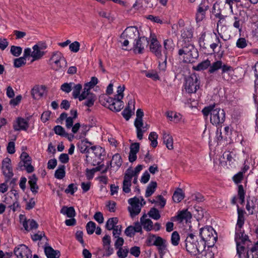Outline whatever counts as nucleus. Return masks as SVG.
Returning a JSON list of instances; mask_svg holds the SVG:
<instances>
[{
    "instance_id": "4c0bfd02",
    "label": "nucleus",
    "mask_w": 258,
    "mask_h": 258,
    "mask_svg": "<svg viewBox=\"0 0 258 258\" xmlns=\"http://www.w3.org/2000/svg\"><path fill=\"white\" fill-rule=\"evenodd\" d=\"M157 187V183L155 181H151L149 185H148L145 197L148 198L150 197L152 195L154 194L155 191V189Z\"/></svg>"
},
{
    "instance_id": "a878e982",
    "label": "nucleus",
    "mask_w": 258,
    "mask_h": 258,
    "mask_svg": "<svg viewBox=\"0 0 258 258\" xmlns=\"http://www.w3.org/2000/svg\"><path fill=\"white\" fill-rule=\"evenodd\" d=\"M147 215L144 214L141 218L140 221L143 228L147 231H150L153 228V222L150 219L147 218Z\"/></svg>"
},
{
    "instance_id": "13d9d810",
    "label": "nucleus",
    "mask_w": 258,
    "mask_h": 258,
    "mask_svg": "<svg viewBox=\"0 0 258 258\" xmlns=\"http://www.w3.org/2000/svg\"><path fill=\"white\" fill-rule=\"evenodd\" d=\"M206 36V32H202L200 35V37L199 38V43L201 47L203 48H206V45L205 42V38Z\"/></svg>"
},
{
    "instance_id": "5fc2aeb1",
    "label": "nucleus",
    "mask_w": 258,
    "mask_h": 258,
    "mask_svg": "<svg viewBox=\"0 0 258 258\" xmlns=\"http://www.w3.org/2000/svg\"><path fill=\"white\" fill-rule=\"evenodd\" d=\"M74 85V83H64L61 85L60 89L65 93H69L72 90V85Z\"/></svg>"
},
{
    "instance_id": "3c124183",
    "label": "nucleus",
    "mask_w": 258,
    "mask_h": 258,
    "mask_svg": "<svg viewBox=\"0 0 258 258\" xmlns=\"http://www.w3.org/2000/svg\"><path fill=\"white\" fill-rule=\"evenodd\" d=\"M247 45V41L243 37L238 39L236 43V46L239 48L243 49L245 48Z\"/></svg>"
},
{
    "instance_id": "864d4df0",
    "label": "nucleus",
    "mask_w": 258,
    "mask_h": 258,
    "mask_svg": "<svg viewBox=\"0 0 258 258\" xmlns=\"http://www.w3.org/2000/svg\"><path fill=\"white\" fill-rule=\"evenodd\" d=\"M180 239L179 235L177 231H174L171 235V243L174 245L176 246L179 243V241Z\"/></svg>"
},
{
    "instance_id": "37998d69",
    "label": "nucleus",
    "mask_w": 258,
    "mask_h": 258,
    "mask_svg": "<svg viewBox=\"0 0 258 258\" xmlns=\"http://www.w3.org/2000/svg\"><path fill=\"white\" fill-rule=\"evenodd\" d=\"M148 214L150 217L156 220L159 219L161 217L159 210L155 208H152Z\"/></svg>"
},
{
    "instance_id": "1a4fd4ad",
    "label": "nucleus",
    "mask_w": 258,
    "mask_h": 258,
    "mask_svg": "<svg viewBox=\"0 0 258 258\" xmlns=\"http://www.w3.org/2000/svg\"><path fill=\"white\" fill-rule=\"evenodd\" d=\"M210 2L209 0H202L198 6L196 14V19L197 22L202 21L206 16V12L209 9Z\"/></svg>"
},
{
    "instance_id": "5701e85b",
    "label": "nucleus",
    "mask_w": 258,
    "mask_h": 258,
    "mask_svg": "<svg viewBox=\"0 0 258 258\" xmlns=\"http://www.w3.org/2000/svg\"><path fill=\"white\" fill-rule=\"evenodd\" d=\"M122 98H117L114 97V101L110 105L109 109L112 111L118 112L120 111L124 106V103L121 100Z\"/></svg>"
},
{
    "instance_id": "a19ab883",
    "label": "nucleus",
    "mask_w": 258,
    "mask_h": 258,
    "mask_svg": "<svg viewBox=\"0 0 258 258\" xmlns=\"http://www.w3.org/2000/svg\"><path fill=\"white\" fill-rule=\"evenodd\" d=\"M118 221V218L116 217L109 218L106 223L105 228L108 230H112L116 226Z\"/></svg>"
},
{
    "instance_id": "c85d7f7f",
    "label": "nucleus",
    "mask_w": 258,
    "mask_h": 258,
    "mask_svg": "<svg viewBox=\"0 0 258 258\" xmlns=\"http://www.w3.org/2000/svg\"><path fill=\"white\" fill-rule=\"evenodd\" d=\"M181 36L183 39L182 42H190L193 37V32L191 29L184 28L181 31Z\"/></svg>"
},
{
    "instance_id": "4be33fe9",
    "label": "nucleus",
    "mask_w": 258,
    "mask_h": 258,
    "mask_svg": "<svg viewBox=\"0 0 258 258\" xmlns=\"http://www.w3.org/2000/svg\"><path fill=\"white\" fill-rule=\"evenodd\" d=\"M122 160L121 156L119 154H115L112 156V159L109 161L111 167L115 170H117L122 165Z\"/></svg>"
},
{
    "instance_id": "603ef678",
    "label": "nucleus",
    "mask_w": 258,
    "mask_h": 258,
    "mask_svg": "<svg viewBox=\"0 0 258 258\" xmlns=\"http://www.w3.org/2000/svg\"><path fill=\"white\" fill-rule=\"evenodd\" d=\"M96 229V224L93 221H89L86 225V230L88 234H92Z\"/></svg>"
},
{
    "instance_id": "0e129e2a",
    "label": "nucleus",
    "mask_w": 258,
    "mask_h": 258,
    "mask_svg": "<svg viewBox=\"0 0 258 258\" xmlns=\"http://www.w3.org/2000/svg\"><path fill=\"white\" fill-rule=\"evenodd\" d=\"M125 89L124 85H120L117 87V94L114 96V97L117 98H123V91Z\"/></svg>"
},
{
    "instance_id": "9b49d317",
    "label": "nucleus",
    "mask_w": 258,
    "mask_h": 258,
    "mask_svg": "<svg viewBox=\"0 0 258 258\" xmlns=\"http://www.w3.org/2000/svg\"><path fill=\"white\" fill-rule=\"evenodd\" d=\"M2 170L8 182L14 175L10 158H5L2 163Z\"/></svg>"
},
{
    "instance_id": "69168bd1",
    "label": "nucleus",
    "mask_w": 258,
    "mask_h": 258,
    "mask_svg": "<svg viewBox=\"0 0 258 258\" xmlns=\"http://www.w3.org/2000/svg\"><path fill=\"white\" fill-rule=\"evenodd\" d=\"M243 178V174L240 171L235 174L233 177V180L235 183H240Z\"/></svg>"
},
{
    "instance_id": "72a5a7b5",
    "label": "nucleus",
    "mask_w": 258,
    "mask_h": 258,
    "mask_svg": "<svg viewBox=\"0 0 258 258\" xmlns=\"http://www.w3.org/2000/svg\"><path fill=\"white\" fill-rule=\"evenodd\" d=\"M164 50L163 53L165 55L167 56L168 51H172L174 48V44L171 39H166L163 43Z\"/></svg>"
},
{
    "instance_id": "6e6552de",
    "label": "nucleus",
    "mask_w": 258,
    "mask_h": 258,
    "mask_svg": "<svg viewBox=\"0 0 258 258\" xmlns=\"http://www.w3.org/2000/svg\"><path fill=\"white\" fill-rule=\"evenodd\" d=\"M200 83L199 75L193 73L186 78L184 89L188 93H196L200 88Z\"/></svg>"
},
{
    "instance_id": "b1692460",
    "label": "nucleus",
    "mask_w": 258,
    "mask_h": 258,
    "mask_svg": "<svg viewBox=\"0 0 258 258\" xmlns=\"http://www.w3.org/2000/svg\"><path fill=\"white\" fill-rule=\"evenodd\" d=\"M44 252L47 258H59L60 256L59 250H54L50 246L44 247Z\"/></svg>"
},
{
    "instance_id": "cd10ccee",
    "label": "nucleus",
    "mask_w": 258,
    "mask_h": 258,
    "mask_svg": "<svg viewBox=\"0 0 258 258\" xmlns=\"http://www.w3.org/2000/svg\"><path fill=\"white\" fill-rule=\"evenodd\" d=\"M162 139L163 143L169 150L173 149V139L171 136L164 131L162 134Z\"/></svg>"
},
{
    "instance_id": "6e6d98bb",
    "label": "nucleus",
    "mask_w": 258,
    "mask_h": 258,
    "mask_svg": "<svg viewBox=\"0 0 258 258\" xmlns=\"http://www.w3.org/2000/svg\"><path fill=\"white\" fill-rule=\"evenodd\" d=\"M134 176H136L134 170L131 168H128L125 172L123 179L132 181V178Z\"/></svg>"
},
{
    "instance_id": "7ed1b4c3",
    "label": "nucleus",
    "mask_w": 258,
    "mask_h": 258,
    "mask_svg": "<svg viewBox=\"0 0 258 258\" xmlns=\"http://www.w3.org/2000/svg\"><path fill=\"white\" fill-rule=\"evenodd\" d=\"M186 250L191 255H196L205 249V242L198 241L197 236L193 233L187 234L185 240Z\"/></svg>"
},
{
    "instance_id": "dca6fc26",
    "label": "nucleus",
    "mask_w": 258,
    "mask_h": 258,
    "mask_svg": "<svg viewBox=\"0 0 258 258\" xmlns=\"http://www.w3.org/2000/svg\"><path fill=\"white\" fill-rule=\"evenodd\" d=\"M121 35L130 39H137L139 37V32L135 27H129L125 29Z\"/></svg>"
},
{
    "instance_id": "bb28decb",
    "label": "nucleus",
    "mask_w": 258,
    "mask_h": 258,
    "mask_svg": "<svg viewBox=\"0 0 258 258\" xmlns=\"http://www.w3.org/2000/svg\"><path fill=\"white\" fill-rule=\"evenodd\" d=\"M23 225L25 229L27 231H29L32 229H35L38 227V224L33 219L26 220L24 219L23 222Z\"/></svg>"
},
{
    "instance_id": "680f3d73",
    "label": "nucleus",
    "mask_w": 258,
    "mask_h": 258,
    "mask_svg": "<svg viewBox=\"0 0 258 258\" xmlns=\"http://www.w3.org/2000/svg\"><path fill=\"white\" fill-rule=\"evenodd\" d=\"M91 94H94L91 93L89 90H85V88H84L83 91L80 94L78 99L80 101H83V100L86 99V98H89Z\"/></svg>"
},
{
    "instance_id": "49530a36",
    "label": "nucleus",
    "mask_w": 258,
    "mask_h": 258,
    "mask_svg": "<svg viewBox=\"0 0 258 258\" xmlns=\"http://www.w3.org/2000/svg\"><path fill=\"white\" fill-rule=\"evenodd\" d=\"M10 52L13 56L18 57L22 52V48L20 46L12 45L11 47Z\"/></svg>"
},
{
    "instance_id": "58836bf2",
    "label": "nucleus",
    "mask_w": 258,
    "mask_h": 258,
    "mask_svg": "<svg viewBox=\"0 0 258 258\" xmlns=\"http://www.w3.org/2000/svg\"><path fill=\"white\" fill-rule=\"evenodd\" d=\"M235 156V154L234 152L229 151L225 152L223 155V158L226 159L229 165H231L234 162Z\"/></svg>"
},
{
    "instance_id": "09e8293b",
    "label": "nucleus",
    "mask_w": 258,
    "mask_h": 258,
    "mask_svg": "<svg viewBox=\"0 0 258 258\" xmlns=\"http://www.w3.org/2000/svg\"><path fill=\"white\" fill-rule=\"evenodd\" d=\"M53 130L54 133L58 135L64 137L68 136V134L66 132L64 128L60 125H58L55 126Z\"/></svg>"
},
{
    "instance_id": "c03bdc74",
    "label": "nucleus",
    "mask_w": 258,
    "mask_h": 258,
    "mask_svg": "<svg viewBox=\"0 0 258 258\" xmlns=\"http://www.w3.org/2000/svg\"><path fill=\"white\" fill-rule=\"evenodd\" d=\"M158 135L156 132H153L150 133L149 136V140L151 141V146L153 148H155L157 146Z\"/></svg>"
},
{
    "instance_id": "f3484780",
    "label": "nucleus",
    "mask_w": 258,
    "mask_h": 258,
    "mask_svg": "<svg viewBox=\"0 0 258 258\" xmlns=\"http://www.w3.org/2000/svg\"><path fill=\"white\" fill-rule=\"evenodd\" d=\"M154 245L157 246L159 253L162 257L167 250L166 240L161 237L158 236L154 241Z\"/></svg>"
},
{
    "instance_id": "412c9836",
    "label": "nucleus",
    "mask_w": 258,
    "mask_h": 258,
    "mask_svg": "<svg viewBox=\"0 0 258 258\" xmlns=\"http://www.w3.org/2000/svg\"><path fill=\"white\" fill-rule=\"evenodd\" d=\"M46 87L41 86L40 87H35L31 90V95L34 99H39L41 98L45 93Z\"/></svg>"
},
{
    "instance_id": "de8ad7c7",
    "label": "nucleus",
    "mask_w": 258,
    "mask_h": 258,
    "mask_svg": "<svg viewBox=\"0 0 258 258\" xmlns=\"http://www.w3.org/2000/svg\"><path fill=\"white\" fill-rule=\"evenodd\" d=\"M26 63V59L23 56L14 59V66L15 68H19Z\"/></svg>"
},
{
    "instance_id": "4468645a",
    "label": "nucleus",
    "mask_w": 258,
    "mask_h": 258,
    "mask_svg": "<svg viewBox=\"0 0 258 258\" xmlns=\"http://www.w3.org/2000/svg\"><path fill=\"white\" fill-rule=\"evenodd\" d=\"M13 127L15 131H27L29 128V123L24 118L18 117L13 122Z\"/></svg>"
},
{
    "instance_id": "e433bc0d",
    "label": "nucleus",
    "mask_w": 258,
    "mask_h": 258,
    "mask_svg": "<svg viewBox=\"0 0 258 258\" xmlns=\"http://www.w3.org/2000/svg\"><path fill=\"white\" fill-rule=\"evenodd\" d=\"M222 60H217L212 64L211 63L210 68L208 70L209 74H213L222 67Z\"/></svg>"
},
{
    "instance_id": "aec40b11",
    "label": "nucleus",
    "mask_w": 258,
    "mask_h": 258,
    "mask_svg": "<svg viewBox=\"0 0 258 258\" xmlns=\"http://www.w3.org/2000/svg\"><path fill=\"white\" fill-rule=\"evenodd\" d=\"M248 239L247 235L244 234V231L242 229L239 230V228H235V241L236 242L245 243Z\"/></svg>"
},
{
    "instance_id": "473e14b6",
    "label": "nucleus",
    "mask_w": 258,
    "mask_h": 258,
    "mask_svg": "<svg viewBox=\"0 0 258 258\" xmlns=\"http://www.w3.org/2000/svg\"><path fill=\"white\" fill-rule=\"evenodd\" d=\"M211 61L209 59H207L199 63L197 66L193 67V69L196 71H204L210 68Z\"/></svg>"
},
{
    "instance_id": "338daca9",
    "label": "nucleus",
    "mask_w": 258,
    "mask_h": 258,
    "mask_svg": "<svg viewBox=\"0 0 258 258\" xmlns=\"http://www.w3.org/2000/svg\"><path fill=\"white\" fill-rule=\"evenodd\" d=\"M121 114L126 120H128L132 115L131 109L128 108H125L122 111Z\"/></svg>"
},
{
    "instance_id": "052dcab7",
    "label": "nucleus",
    "mask_w": 258,
    "mask_h": 258,
    "mask_svg": "<svg viewBox=\"0 0 258 258\" xmlns=\"http://www.w3.org/2000/svg\"><path fill=\"white\" fill-rule=\"evenodd\" d=\"M80 44L78 41H75L71 43L69 45V48L72 52H77L80 49Z\"/></svg>"
},
{
    "instance_id": "a211bd4d",
    "label": "nucleus",
    "mask_w": 258,
    "mask_h": 258,
    "mask_svg": "<svg viewBox=\"0 0 258 258\" xmlns=\"http://www.w3.org/2000/svg\"><path fill=\"white\" fill-rule=\"evenodd\" d=\"M237 211L238 217L235 228H239V230L240 231V229H242L244 224L245 212L243 209H240L238 205H237Z\"/></svg>"
},
{
    "instance_id": "f8f14e48",
    "label": "nucleus",
    "mask_w": 258,
    "mask_h": 258,
    "mask_svg": "<svg viewBox=\"0 0 258 258\" xmlns=\"http://www.w3.org/2000/svg\"><path fill=\"white\" fill-rule=\"evenodd\" d=\"M15 255L17 258H31V251L25 245H20L18 247H15L14 250Z\"/></svg>"
},
{
    "instance_id": "f704fd0d",
    "label": "nucleus",
    "mask_w": 258,
    "mask_h": 258,
    "mask_svg": "<svg viewBox=\"0 0 258 258\" xmlns=\"http://www.w3.org/2000/svg\"><path fill=\"white\" fill-rule=\"evenodd\" d=\"M60 213L67 215L69 218H74L76 215L75 210L73 207H67L64 206L61 208Z\"/></svg>"
},
{
    "instance_id": "f03ea898",
    "label": "nucleus",
    "mask_w": 258,
    "mask_h": 258,
    "mask_svg": "<svg viewBox=\"0 0 258 258\" xmlns=\"http://www.w3.org/2000/svg\"><path fill=\"white\" fill-rule=\"evenodd\" d=\"M202 112L205 118L210 115L211 123L216 126L222 124L225 119V113L223 109L215 108V105L205 107Z\"/></svg>"
},
{
    "instance_id": "a18cd8bd",
    "label": "nucleus",
    "mask_w": 258,
    "mask_h": 258,
    "mask_svg": "<svg viewBox=\"0 0 258 258\" xmlns=\"http://www.w3.org/2000/svg\"><path fill=\"white\" fill-rule=\"evenodd\" d=\"M72 95L75 99L79 98L82 86L80 84L75 85L73 87Z\"/></svg>"
},
{
    "instance_id": "20e7f679",
    "label": "nucleus",
    "mask_w": 258,
    "mask_h": 258,
    "mask_svg": "<svg viewBox=\"0 0 258 258\" xmlns=\"http://www.w3.org/2000/svg\"><path fill=\"white\" fill-rule=\"evenodd\" d=\"M90 149L91 150L86 155V162L92 166L99 165L105 156L104 149L99 146H92Z\"/></svg>"
},
{
    "instance_id": "2eb2a0df",
    "label": "nucleus",
    "mask_w": 258,
    "mask_h": 258,
    "mask_svg": "<svg viewBox=\"0 0 258 258\" xmlns=\"http://www.w3.org/2000/svg\"><path fill=\"white\" fill-rule=\"evenodd\" d=\"M151 51L154 53L158 58L162 56V46L156 37H153L150 44Z\"/></svg>"
},
{
    "instance_id": "8fccbe9b",
    "label": "nucleus",
    "mask_w": 258,
    "mask_h": 258,
    "mask_svg": "<svg viewBox=\"0 0 258 258\" xmlns=\"http://www.w3.org/2000/svg\"><path fill=\"white\" fill-rule=\"evenodd\" d=\"M86 100L84 102V105L89 107L93 106L95 100H96V97L95 94H91L89 98H86Z\"/></svg>"
},
{
    "instance_id": "c9c22d12",
    "label": "nucleus",
    "mask_w": 258,
    "mask_h": 258,
    "mask_svg": "<svg viewBox=\"0 0 258 258\" xmlns=\"http://www.w3.org/2000/svg\"><path fill=\"white\" fill-rule=\"evenodd\" d=\"M184 198V194L181 188H177L173 193L172 199L174 202L179 203Z\"/></svg>"
},
{
    "instance_id": "2f4dec72",
    "label": "nucleus",
    "mask_w": 258,
    "mask_h": 258,
    "mask_svg": "<svg viewBox=\"0 0 258 258\" xmlns=\"http://www.w3.org/2000/svg\"><path fill=\"white\" fill-rule=\"evenodd\" d=\"M191 218V214L187 210H183L180 211L176 216L178 221L182 222L183 220L187 221Z\"/></svg>"
},
{
    "instance_id": "bf43d9fd",
    "label": "nucleus",
    "mask_w": 258,
    "mask_h": 258,
    "mask_svg": "<svg viewBox=\"0 0 258 258\" xmlns=\"http://www.w3.org/2000/svg\"><path fill=\"white\" fill-rule=\"evenodd\" d=\"M128 250L127 248H120L118 249L117 255L119 258H125L127 256Z\"/></svg>"
},
{
    "instance_id": "774afa93",
    "label": "nucleus",
    "mask_w": 258,
    "mask_h": 258,
    "mask_svg": "<svg viewBox=\"0 0 258 258\" xmlns=\"http://www.w3.org/2000/svg\"><path fill=\"white\" fill-rule=\"evenodd\" d=\"M246 258H258V254L250 248L247 251Z\"/></svg>"
},
{
    "instance_id": "6ab92c4d",
    "label": "nucleus",
    "mask_w": 258,
    "mask_h": 258,
    "mask_svg": "<svg viewBox=\"0 0 258 258\" xmlns=\"http://www.w3.org/2000/svg\"><path fill=\"white\" fill-rule=\"evenodd\" d=\"M91 145L92 143L89 142L87 139H85L81 140L78 143V148L80 152L82 153H86L87 154L91 150L90 146Z\"/></svg>"
},
{
    "instance_id": "79ce46f5",
    "label": "nucleus",
    "mask_w": 258,
    "mask_h": 258,
    "mask_svg": "<svg viewBox=\"0 0 258 258\" xmlns=\"http://www.w3.org/2000/svg\"><path fill=\"white\" fill-rule=\"evenodd\" d=\"M141 206H131L128 207V210L132 218L138 215L141 212Z\"/></svg>"
},
{
    "instance_id": "c756f323",
    "label": "nucleus",
    "mask_w": 258,
    "mask_h": 258,
    "mask_svg": "<svg viewBox=\"0 0 258 258\" xmlns=\"http://www.w3.org/2000/svg\"><path fill=\"white\" fill-rule=\"evenodd\" d=\"M256 200L253 198L252 199H247L246 205V209L249 215H252L256 208Z\"/></svg>"
},
{
    "instance_id": "7c9ffc66",
    "label": "nucleus",
    "mask_w": 258,
    "mask_h": 258,
    "mask_svg": "<svg viewBox=\"0 0 258 258\" xmlns=\"http://www.w3.org/2000/svg\"><path fill=\"white\" fill-rule=\"evenodd\" d=\"M32 48L33 51L31 53V56L33 58L32 61L40 59L45 54V52L38 49L37 46L34 45Z\"/></svg>"
},
{
    "instance_id": "4d7b16f0",
    "label": "nucleus",
    "mask_w": 258,
    "mask_h": 258,
    "mask_svg": "<svg viewBox=\"0 0 258 258\" xmlns=\"http://www.w3.org/2000/svg\"><path fill=\"white\" fill-rule=\"evenodd\" d=\"M131 181L123 179L122 190L125 193H129L131 191Z\"/></svg>"
},
{
    "instance_id": "39448f33",
    "label": "nucleus",
    "mask_w": 258,
    "mask_h": 258,
    "mask_svg": "<svg viewBox=\"0 0 258 258\" xmlns=\"http://www.w3.org/2000/svg\"><path fill=\"white\" fill-rule=\"evenodd\" d=\"M199 235L201 238V241L205 242L209 247H213L217 240L216 231L210 226H206L200 229Z\"/></svg>"
},
{
    "instance_id": "f257e3e1",
    "label": "nucleus",
    "mask_w": 258,
    "mask_h": 258,
    "mask_svg": "<svg viewBox=\"0 0 258 258\" xmlns=\"http://www.w3.org/2000/svg\"><path fill=\"white\" fill-rule=\"evenodd\" d=\"M179 58L185 63L195 62L199 57L197 49L190 42H182L178 50Z\"/></svg>"
},
{
    "instance_id": "393cba45",
    "label": "nucleus",
    "mask_w": 258,
    "mask_h": 258,
    "mask_svg": "<svg viewBox=\"0 0 258 258\" xmlns=\"http://www.w3.org/2000/svg\"><path fill=\"white\" fill-rule=\"evenodd\" d=\"M37 178L35 174H33L29 177L28 184L31 191L36 194L38 192L39 187L37 184Z\"/></svg>"
},
{
    "instance_id": "0eeeda50",
    "label": "nucleus",
    "mask_w": 258,
    "mask_h": 258,
    "mask_svg": "<svg viewBox=\"0 0 258 258\" xmlns=\"http://www.w3.org/2000/svg\"><path fill=\"white\" fill-rule=\"evenodd\" d=\"M49 63L54 70L58 71L66 67L67 61L63 54L56 51L52 53Z\"/></svg>"
},
{
    "instance_id": "e2e57ef3",
    "label": "nucleus",
    "mask_w": 258,
    "mask_h": 258,
    "mask_svg": "<svg viewBox=\"0 0 258 258\" xmlns=\"http://www.w3.org/2000/svg\"><path fill=\"white\" fill-rule=\"evenodd\" d=\"M77 189V187L75 186V184L71 183L68 185V187L65 189L64 191L67 194L70 193L72 195H73Z\"/></svg>"
},
{
    "instance_id": "ddd939ff",
    "label": "nucleus",
    "mask_w": 258,
    "mask_h": 258,
    "mask_svg": "<svg viewBox=\"0 0 258 258\" xmlns=\"http://www.w3.org/2000/svg\"><path fill=\"white\" fill-rule=\"evenodd\" d=\"M149 44V41L147 38L144 36L139 37L134 43V50L135 52L142 53L145 47Z\"/></svg>"
},
{
    "instance_id": "ea45409f",
    "label": "nucleus",
    "mask_w": 258,
    "mask_h": 258,
    "mask_svg": "<svg viewBox=\"0 0 258 258\" xmlns=\"http://www.w3.org/2000/svg\"><path fill=\"white\" fill-rule=\"evenodd\" d=\"M66 175L65 166L63 165H59L58 169L56 170L54 176L57 179H61Z\"/></svg>"
},
{
    "instance_id": "9d476101",
    "label": "nucleus",
    "mask_w": 258,
    "mask_h": 258,
    "mask_svg": "<svg viewBox=\"0 0 258 258\" xmlns=\"http://www.w3.org/2000/svg\"><path fill=\"white\" fill-rule=\"evenodd\" d=\"M21 161L19 163V167L21 170H23L22 167L24 166L28 173L32 172L34 169L31 165V158L28 154L25 152H22L20 156Z\"/></svg>"
},
{
    "instance_id": "423d86ee",
    "label": "nucleus",
    "mask_w": 258,
    "mask_h": 258,
    "mask_svg": "<svg viewBox=\"0 0 258 258\" xmlns=\"http://www.w3.org/2000/svg\"><path fill=\"white\" fill-rule=\"evenodd\" d=\"M136 118L134 122L135 126L137 130V136L139 140L143 139V134L149 128V125L147 123L145 124L143 121V116L144 112L141 109H138L136 112Z\"/></svg>"
}]
</instances>
